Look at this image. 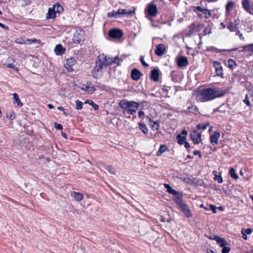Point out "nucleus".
<instances>
[{"instance_id":"40","label":"nucleus","mask_w":253,"mask_h":253,"mask_svg":"<svg viewBox=\"0 0 253 253\" xmlns=\"http://www.w3.org/2000/svg\"><path fill=\"white\" fill-rule=\"evenodd\" d=\"M76 108L77 110H81V109H82V106H83V103H82V101H79V100H77L76 101Z\"/></svg>"},{"instance_id":"7","label":"nucleus","mask_w":253,"mask_h":253,"mask_svg":"<svg viewBox=\"0 0 253 253\" xmlns=\"http://www.w3.org/2000/svg\"><path fill=\"white\" fill-rule=\"evenodd\" d=\"M242 5L247 12L253 15V2L251 3L250 0H242Z\"/></svg>"},{"instance_id":"6","label":"nucleus","mask_w":253,"mask_h":253,"mask_svg":"<svg viewBox=\"0 0 253 253\" xmlns=\"http://www.w3.org/2000/svg\"><path fill=\"white\" fill-rule=\"evenodd\" d=\"M108 35L111 38L120 39L123 37L124 33L120 29H112L110 30Z\"/></svg>"},{"instance_id":"4","label":"nucleus","mask_w":253,"mask_h":253,"mask_svg":"<svg viewBox=\"0 0 253 253\" xmlns=\"http://www.w3.org/2000/svg\"><path fill=\"white\" fill-rule=\"evenodd\" d=\"M97 60L101 63V65L104 66L105 67L113 63H117L118 65H119V60L117 56L113 58H111L104 54H102L98 56Z\"/></svg>"},{"instance_id":"48","label":"nucleus","mask_w":253,"mask_h":253,"mask_svg":"<svg viewBox=\"0 0 253 253\" xmlns=\"http://www.w3.org/2000/svg\"><path fill=\"white\" fill-rule=\"evenodd\" d=\"M204 14H205V18L206 19H208V18H210L211 15V11L207 9V11H206Z\"/></svg>"},{"instance_id":"54","label":"nucleus","mask_w":253,"mask_h":253,"mask_svg":"<svg viewBox=\"0 0 253 253\" xmlns=\"http://www.w3.org/2000/svg\"><path fill=\"white\" fill-rule=\"evenodd\" d=\"M236 35H239V36L240 37V39L242 40H244V37L243 36V35L242 33H241L239 31H236Z\"/></svg>"},{"instance_id":"36","label":"nucleus","mask_w":253,"mask_h":253,"mask_svg":"<svg viewBox=\"0 0 253 253\" xmlns=\"http://www.w3.org/2000/svg\"><path fill=\"white\" fill-rule=\"evenodd\" d=\"M195 9H194V11H196V10L201 12V13H203L204 14L205 13L206 11H207V9L202 8L200 6H196L194 7Z\"/></svg>"},{"instance_id":"30","label":"nucleus","mask_w":253,"mask_h":253,"mask_svg":"<svg viewBox=\"0 0 253 253\" xmlns=\"http://www.w3.org/2000/svg\"><path fill=\"white\" fill-rule=\"evenodd\" d=\"M119 11L120 12V15H125V14L131 15L134 13V11H127L125 9H119Z\"/></svg>"},{"instance_id":"49","label":"nucleus","mask_w":253,"mask_h":253,"mask_svg":"<svg viewBox=\"0 0 253 253\" xmlns=\"http://www.w3.org/2000/svg\"><path fill=\"white\" fill-rule=\"evenodd\" d=\"M5 65L8 68H12L14 70H18V68L17 67H16L15 66V65H13V64L8 63V64H5Z\"/></svg>"},{"instance_id":"53","label":"nucleus","mask_w":253,"mask_h":253,"mask_svg":"<svg viewBox=\"0 0 253 253\" xmlns=\"http://www.w3.org/2000/svg\"><path fill=\"white\" fill-rule=\"evenodd\" d=\"M148 102H147V101H143L139 103V105H141V106L143 108H144V107L148 106Z\"/></svg>"},{"instance_id":"19","label":"nucleus","mask_w":253,"mask_h":253,"mask_svg":"<svg viewBox=\"0 0 253 253\" xmlns=\"http://www.w3.org/2000/svg\"><path fill=\"white\" fill-rule=\"evenodd\" d=\"M213 65L215 68V72L217 76H222L223 74L222 67L218 62L215 61L213 63Z\"/></svg>"},{"instance_id":"51","label":"nucleus","mask_w":253,"mask_h":253,"mask_svg":"<svg viewBox=\"0 0 253 253\" xmlns=\"http://www.w3.org/2000/svg\"><path fill=\"white\" fill-rule=\"evenodd\" d=\"M193 154L194 155H198L199 158H202V155L201 153V152L199 150H195L193 151Z\"/></svg>"},{"instance_id":"59","label":"nucleus","mask_w":253,"mask_h":253,"mask_svg":"<svg viewBox=\"0 0 253 253\" xmlns=\"http://www.w3.org/2000/svg\"><path fill=\"white\" fill-rule=\"evenodd\" d=\"M187 131L186 130H183L181 132V133H180L182 135H184L185 136H186V135H187Z\"/></svg>"},{"instance_id":"45","label":"nucleus","mask_w":253,"mask_h":253,"mask_svg":"<svg viewBox=\"0 0 253 253\" xmlns=\"http://www.w3.org/2000/svg\"><path fill=\"white\" fill-rule=\"evenodd\" d=\"M54 127L58 130H62L63 129L62 126L59 124H58L56 122H55L54 124Z\"/></svg>"},{"instance_id":"41","label":"nucleus","mask_w":253,"mask_h":253,"mask_svg":"<svg viewBox=\"0 0 253 253\" xmlns=\"http://www.w3.org/2000/svg\"><path fill=\"white\" fill-rule=\"evenodd\" d=\"M214 180L217 181L219 183H221L223 182V179L221 175H215Z\"/></svg>"},{"instance_id":"32","label":"nucleus","mask_w":253,"mask_h":253,"mask_svg":"<svg viewBox=\"0 0 253 253\" xmlns=\"http://www.w3.org/2000/svg\"><path fill=\"white\" fill-rule=\"evenodd\" d=\"M108 16L109 17H116L117 18L120 16V12L119 9L117 11H113L111 12H109L108 13Z\"/></svg>"},{"instance_id":"52","label":"nucleus","mask_w":253,"mask_h":253,"mask_svg":"<svg viewBox=\"0 0 253 253\" xmlns=\"http://www.w3.org/2000/svg\"><path fill=\"white\" fill-rule=\"evenodd\" d=\"M84 89L91 91L92 92L95 91V88L93 86H89L88 85L86 86Z\"/></svg>"},{"instance_id":"29","label":"nucleus","mask_w":253,"mask_h":253,"mask_svg":"<svg viewBox=\"0 0 253 253\" xmlns=\"http://www.w3.org/2000/svg\"><path fill=\"white\" fill-rule=\"evenodd\" d=\"M52 8L55 11L56 13H60L63 10L62 6H61L59 3H56Z\"/></svg>"},{"instance_id":"56","label":"nucleus","mask_w":253,"mask_h":253,"mask_svg":"<svg viewBox=\"0 0 253 253\" xmlns=\"http://www.w3.org/2000/svg\"><path fill=\"white\" fill-rule=\"evenodd\" d=\"M198 109L196 106H191V113L193 111L196 112L198 111Z\"/></svg>"},{"instance_id":"37","label":"nucleus","mask_w":253,"mask_h":253,"mask_svg":"<svg viewBox=\"0 0 253 253\" xmlns=\"http://www.w3.org/2000/svg\"><path fill=\"white\" fill-rule=\"evenodd\" d=\"M106 169L109 171L112 174H115V170L114 168H113L111 166L107 165L105 166Z\"/></svg>"},{"instance_id":"16","label":"nucleus","mask_w":253,"mask_h":253,"mask_svg":"<svg viewBox=\"0 0 253 253\" xmlns=\"http://www.w3.org/2000/svg\"><path fill=\"white\" fill-rule=\"evenodd\" d=\"M238 21L236 20H234V21H231L229 22V23L227 25V28L231 32L237 31V30L238 29Z\"/></svg>"},{"instance_id":"44","label":"nucleus","mask_w":253,"mask_h":253,"mask_svg":"<svg viewBox=\"0 0 253 253\" xmlns=\"http://www.w3.org/2000/svg\"><path fill=\"white\" fill-rule=\"evenodd\" d=\"M222 248L223 249L221 250L222 253H228L231 250V248L230 247L224 246V247Z\"/></svg>"},{"instance_id":"13","label":"nucleus","mask_w":253,"mask_h":253,"mask_svg":"<svg viewBox=\"0 0 253 253\" xmlns=\"http://www.w3.org/2000/svg\"><path fill=\"white\" fill-rule=\"evenodd\" d=\"M142 74L137 69H133L131 72V77L134 81H138L142 77Z\"/></svg>"},{"instance_id":"23","label":"nucleus","mask_w":253,"mask_h":253,"mask_svg":"<svg viewBox=\"0 0 253 253\" xmlns=\"http://www.w3.org/2000/svg\"><path fill=\"white\" fill-rule=\"evenodd\" d=\"M191 184L198 186H201L204 184V181L202 179H197L196 178H193L192 179H191Z\"/></svg>"},{"instance_id":"55","label":"nucleus","mask_w":253,"mask_h":253,"mask_svg":"<svg viewBox=\"0 0 253 253\" xmlns=\"http://www.w3.org/2000/svg\"><path fill=\"white\" fill-rule=\"evenodd\" d=\"M71 65H69L68 66L66 65L65 68L67 69L68 72H70L73 71V69L72 68Z\"/></svg>"},{"instance_id":"47","label":"nucleus","mask_w":253,"mask_h":253,"mask_svg":"<svg viewBox=\"0 0 253 253\" xmlns=\"http://www.w3.org/2000/svg\"><path fill=\"white\" fill-rule=\"evenodd\" d=\"M244 102L248 106H251V103L249 101V98H248V95H246V97L245 98V99L244 100Z\"/></svg>"},{"instance_id":"11","label":"nucleus","mask_w":253,"mask_h":253,"mask_svg":"<svg viewBox=\"0 0 253 253\" xmlns=\"http://www.w3.org/2000/svg\"><path fill=\"white\" fill-rule=\"evenodd\" d=\"M166 51V46L164 44H159L156 46L155 53L158 56H162Z\"/></svg>"},{"instance_id":"62","label":"nucleus","mask_w":253,"mask_h":253,"mask_svg":"<svg viewBox=\"0 0 253 253\" xmlns=\"http://www.w3.org/2000/svg\"><path fill=\"white\" fill-rule=\"evenodd\" d=\"M207 253H216L214 252L212 250L208 249L207 250Z\"/></svg>"},{"instance_id":"46","label":"nucleus","mask_w":253,"mask_h":253,"mask_svg":"<svg viewBox=\"0 0 253 253\" xmlns=\"http://www.w3.org/2000/svg\"><path fill=\"white\" fill-rule=\"evenodd\" d=\"M140 61L141 62V63H142V64L145 66V67H148L149 65L148 64H147V63H146L144 60V58H143V56H141L140 57Z\"/></svg>"},{"instance_id":"24","label":"nucleus","mask_w":253,"mask_h":253,"mask_svg":"<svg viewBox=\"0 0 253 253\" xmlns=\"http://www.w3.org/2000/svg\"><path fill=\"white\" fill-rule=\"evenodd\" d=\"M138 125L139 129L141 130L143 133L144 134H147L148 133V129L145 124H144L143 123L139 122L138 123Z\"/></svg>"},{"instance_id":"17","label":"nucleus","mask_w":253,"mask_h":253,"mask_svg":"<svg viewBox=\"0 0 253 253\" xmlns=\"http://www.w3.org/2000/svg\"><path fill=\"white\" fill-rule=\"evenodd\" d=\"M220 137V133L218 131H214L210 136L211 143L217 144L218 140Z\"/></svg>"},{"instance_id":"25","label":"nucleus","mask_w":253,"mask_h":253,"mask_svg":"<svg viewBox=\"0 0 253 253\" xmlns=\"http://www.w3.org/2000/svg\"><path fill=\"white\" fill-rule=\"evenodd\" d=\"M242 48H243V49L239 50L240 52L244 51L253 52V43L243 46Z\"/></svg>"},{"instance_id":"50","label":"nucleus","mask_w":253,"mask_h":253,"mask_svg":"<svg viewBox=\"0 0 253 253\" xmlns=\"http://www.w3.org/2000/svg\"><path fill=\"white\" fill-rule=\"evenodd\" d=\"M210 208L213 213H215L216 212V207L215 206L213 205H210Z\"/></svg>"},{"instance_id":"5","label":"nucleus","mask_w":253,"mask_h":253,"mask_svg":"<svg viewBox=\"0 0 253 253\" xmlns=\"http://www.w3.org/2000/svg\"><path fill=\"white\" fill-rule=\"evenodd\" d=\"M104 66L101 65V63L97 60L96 61V65L93 68L91 75L95 79H98L102 76V69Z\"/></svg>"},{"instance_id":"2","label":"nucleus","mask_w":253,"mask_h":253,"mask_svg":"<svg viewBox=\"0 0 253 253\" xmlns=\"http://www.w3.org/2000/svg\"><path fill=\"white\" fill-rule=\"evenodd\" d=\"M119 106L123 110V113H127L129 115L134 114L138 109L139 103L134 101H128L126 99L121 100L119 104Z\"/></svg>"},{"instance_id":"21","label":"nucleus","mask_w":253,"mask_h":253,"mask_svg":"<svg viewBox=\"0 0 253 253\" xmlns=\"http://www.w3.org/2000/svg\"><path fill=\"white\" fill-rule=\"evenodd\" d=\"M56 13L55 12V11L52 7H50L48 9V12L46 14V18L47 19L54 18L56 17Z\"/></svg>"},{"instance_id":"14","label":"nucleus","mask_w":253,"mask_h":253,"mask_svg":"<svg viewBox=\"0 0 253 253\" xmlns=\"http://www.w3.org/2000/svg\"><path fill=\"white\" fill-rule=\"evenodd\" d=\"M177 206L187 217L190 216L189 207L183 201Z\"/></svg>"},{"instance_id":"15","label":"nucleus","mask_w":253,"mask_h":253,"mask_svg":"<svg viewBox=\"0 0 253 253\" xmlns=\"http://www.w3.org/2000/svg\"><path fill=\"white\" fill-rule=\"evenodd\" d=\"M160 71L158 69H154L151 71L150 78L154 82H158L159 80Z\"/></svg>"},{"instance_id":"22","label":"nucleus","mask_w":253,"mask_h":253,"mask_svg":"<svg viewBox=\"0 0 253 253\" xmlns=\"http://www.w3.org/2000/svg\"><path fill=\"white\" fill-rule=\"evenodd\" d=\"M71 196L75 198L77 201H80L83 198V195L82 193L73 191L71 192Z\"/></svg>"},{"instance_id":"34","label":"nucleus","mask_w":253,"mask_h":253,"mask_svg":"<svg viewBox=\"0 0 253 253\" xmlns=\"http://www.w3.org/2000/svg\"><path fill=\"white\" fill-rule=\"evenodd\" d=\"M229 174L231 177L235 179H237L238 178V175L236 173V171L234 169L231 168L229 170Z\"/></svg>"},{"instance_id":"31","label":"nucleus","mask_w":253,"mask_h":253,"mask_svg":"<svg viewBox=\"0 0 253 253\" xmlns=\"http://www.w3.org/2000/svg\"><path fill=\"white\" fill-rule=\"evenodd\" d=\"M227 66L229 67L230 69H233L236 66V62L232 59H229L227 61Z\"/></svg>"},{"instance_id":"9","label":"nucleus","mask_w":253,"mask_h":253,"mask_svg":"<svg viewBox=\"0 0 253 253\" xmlns=\"http://www.w3.org/2000/svg\"><path fill=\"white\" fill-rule=\"evenodd\" d=\"M191 139L193 141L195 144H199L201 141V132L193 130L192 133H191Z\"/></svg>"},{"instance_id":"43","label":"nucleus","mask_w":253,"mask_h":253,"mask_svg":"<svg viewBox=\"0 0 253 253\" xmlns=\"http://www.w3.org/2000/svg\"><path fill=\"white\" fill-rule=\"evenodd\" d=\"M75 60L73 58L68 59L66 62V65L68 66L69 65H73L75 63Z\"/></svg>"},{"instance_id":"10","label":"nucleus","mask_w":253,"mask_h":253,"mask_svg":"<svg viewBox=\"0 0 253 253\" xmlns=\"http://www.w3.org/2000/svg\"><path fill=\"white\" fill-rule=\"evenodd\" d=\"M177 65L179 67H184L188 64V60L187 57L183 56H178L176 58Z\"/></svg>"},{"instance_id":"38","label":"nucleus","mask_w":253,"mask_h":253,"mask_svg":"<svg viewBox=\"0 0 253 253\" xmlns=\"http://www.w3.org/2000/svg\"><path fill=\"white\" fill-rule=\"evenodd\" d=\"M209 125V124H199L197 126V127L199 129L204 130L207 128V126Z\"/></svg>"},{"instance_id":"27","label":"nucleus","mask_w":253,"mask_h":253,"mask_svg":"<svg viewBox=\"0 0 253 253\" xmlns=\"http://www.w3.org/2000/svg\"><path fill=\"white\" fill-rule=\"evenodd\" d=\"M234 2H233V1H229L226 5V7H225V9H226V13H229L230 11L233 9L234 6Z\"/></svg>"},{"instance_id":"3","label":"nucleus","mask_w":253,"mask_h":253,"mask_svg":"<svg viewBox=\"0 0 253 253\" xmlns=\"http://www.w3.org/2000/svg\"><path fill=\"white\" fill-rule=\"evenodd\" d=\"M164 186L167 189V192L173 196L172 199L177 205L180 204L183 201L182 193L172 189L168 184L164 183Z\"/></svg>"},{"instance_id":"26","label":"nucleus","mask_w":253,"mask_h":253,"mask_svg":"<svg viewBox=\"0 0 253 253\" xmlns=\"http://www.w3.org/2000/svg\"><path fill=\"white\" fill-rule=\"evenodd\" d=\"M13 96V100H14V103L16 102L18 106H22L23 103L19 99L18 95L16 93H14Z\"/></svg>"},{"instance_id":"8","label":"nucleus","mask_w":253,"mask_h":253,"mask_svg":"<svg viewBox=\"0 0 253 253\" xmlns=\"http://www.w3.org/2000/svg\"><path fill=\"white\" fill-rule=\"evenodd\" d=\"M147 11L148 15L154 17L156 16L158 12L157 6L154 4L149 3L147 6Z\"/></svg>"},{"instance_id":"20","label":"nucleus","mask_w":253,"mask_h":253,"mask_svg":"<svg viewBox=\"0 0 253 253\" xmlns=\"http://www.w3.org/2000/svg\"><path fill=\"white\" fill-rule=\"evenodd\" d=\"M65 48L63 47L61 44H58L56 45L54 48V52L57 55H62L64 53Z\"/></svg>"},{"instance_id":"33","label":"nucleus","mask_w":253,"mask_h":253,"mask_svg":"<svg viewBox=\"0 0 253 253\" xmlns=\"http://www.w3.org/2000/svg\"><path fill=\"white\" fill-rule=\"evenodd\" d=\"M149 125L152 129L158 130L159 129L160 126L159 121L153 122L152 124Z\"/></svg>"},{"instance_id":"57","label":"nucleus","mask_w":253,"mask_h":253,"mask_svg":"<svg viewBox=\"0 0 253 253\" xmlns=\"http://www.w3.org/2000/svg\"><path fill=\"white\" fill-rule=\"evenodd\" d=\"M15 114L14 112H12L10 116H9V119L11 120H13L14 119H15Z\"/></svg>"},{"instance_id":"42","label":"nucleus","mask_w":253,"mask_h":253,"mask_svg":"<svg viewBox=\"0 0 253 253\" xmlns=\"http://www.w3.org/2000/svg\"><path fill=\"white\" fill-rule=\"evenodd\" d=\"M27 41L28 42V43L31 44L32 43H40L41 41L40 40H37L36 39H33V40H27Z\"/></svg>"},{"instance_id":"1","label":"nucleus","mask_w":253,"mask_h":253,"mask_svg":"<svg viewBox=\"0 0 253 253\" xmlns=\"http://www.w3.org/2000/svg\"><path fill=\"white\" fill-rule=\"evenodd\" d=\"M224 95V91L217 87L198 88L193 94L196 100L202 102L211 101Z\"/></svg>"},{"instance_id":"58","label":"nucleus","mask_w":253,"mask_h":253,"mask_svg":"<svg viewBox=\"0 0 253 253\" xmlns=\"http://www.w3.org/2000/svg\"><path fill=\"white\" fill-rule=\"evenodd\" d=\"M138 114L139 118H142L144 116V112L143 111H139Z\"/></svg>"},{"instance_id":"12","label":"nucleus","mask_w":253,"mask_h":253,"mask_svg":"<svg viewBox=\"0 0 253 253\" xmlns=\"http://www.w3.org/2000/svg\"><path fill=\"white\" fill-rule=\"evenodd\" d=\"M176 138L177 139L178 143L180 145H185V147L188 148L190 147V145L188 142L186 141V136L182 135L181 134H178Z\"/></svg>"},{"instance_id":"63","label":"nucleus","mask_w":253,"mask_h":253,"mask_svg":"<svg viewBox=\"0 0 253 253\" xmlns=\"http://www.w3.org/2000/svg\"><path fill=\"white\" fill-rule=\"evenodd\" d=\"M22 40L21 39H17L16 41V42L20 44H23L24 42L22 41Z\"/></svg>"},{"instance_id":"39","label":"nucleus","mask_w":253,"mask_h":253,"mask_svg":"<svg viewBox=\"0 0 253 253\" xmlns=\"http://www.w3.org/2000/svg\"><path fill=\"white\" fill-rule=\"evenodd\" d=\"M243 232L244 233H245V234H246L247 235L250 234L253 232V229L252 228L245 229V228H242L241 229V233H243Z\"/></svg>"},{"instance_id":"35","label":"nucleus","mask_w":253,"mask_h":253,"mask_svg":"<svg viewBox=\"0 0 253 253\" xmlns=\"http://www.w3.org/2000/svg\"><path fill=\"white\" fill-rule=\"evenodd\" d=\"M85 103H89L95 110H97L99 109V106L98 105L95 104L92 100H87L85 102Z\"/></svg>"},{"instance_id":"64","label":"nucleus","mask_w":253,"mask_h":253,"mask_svg":"<svg viewBox=\"0 0 253 253\" xmlns=\"http://www.w3.org/2000/svg\"><path fill=\"white\" fill-rule=\"evenodd\" d=\"M61 135H62V136H63L64 138H65V139H67V134H66L65 133H64V132H61Z\"/></svg>"},{"instance_id":"18","label":"nucleus","mask_w":253,"mask_h":253,"mask_svg":"<svg viewBox=\"0 0 253 253\" xmlns=\"http://www.w3.org/2000/svg\"><path fill=\"white\" fill-rule=\"evenodd\" d=\"M213 240H215L217 242V244H218L221 247H224V246L228 244L227 241H226L224 239L221 238L218 236H214Z\"/></svg>"},{"instance_id":"60","label":"nucleus","mask_w":253,"mask_h":253,"mask_svg":"<svg viewBox=\"0 0 253 253\" xmlns=\"http://www.w3.org/2000/svg\"><path fill=\"white\" fill-rule=\"evenodd\" d=\"M0 27L4 29H8V28L7 26H6L5 25H4V24H3L2 23H1L0 22Z\"/></svg>"},{"instance_id":"28","label":"nucleus","mask_w":253,"mask_h":253,"mask_svg":"<svg viewBox=\"0 0 253 253\" xmlns=\"http://www.w3.org/2000/svg\"><path fill=\"white\" fill-rule=\"evenodd\" d=\"M167 149L168 148L165 145H161L160 147L159 150L157 152V156H161L163 153L166 152Z\"/></svg>"},{"instance_id":"61","label":"nucleus","mask_w":253,"mask_h":253,"mask_svg":"<svg viewBox=\"0 0 253 253\" xmlns=\"http://www.w3.org/2000/svg\"><path fill=\"white\" fill-rule=\"evenodd\" d=\"M241 233L243 235V236H242L243 238L245 240H247L248 237H247V234H245V233H244L243 232V233Z\"/></svg>"}]
</instances>
